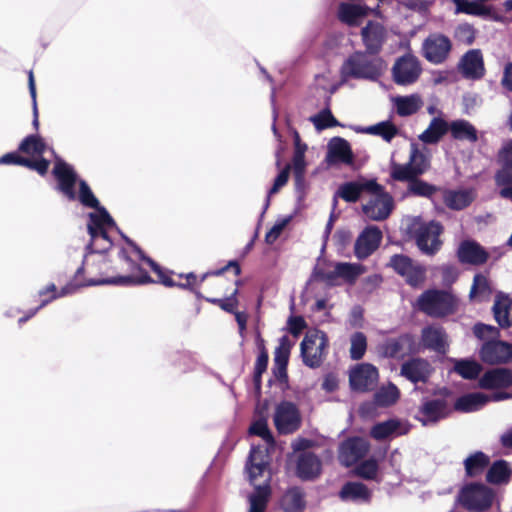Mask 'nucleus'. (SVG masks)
Masks as SVG:
<instances>
[{
	"instance_id": "a878e982",
	"label": "nucleus",
	"mask_w": 512,
	"mask_h": 512,
	"mask_svg": "<svg viewBox=\"0 0 512 512\" xmlns=\"http://www.w3.org/2000/svg\"><path fill=\"white\" fill-rule=\"evenodd\" d=\"M458 69L467 79H480L485 72L480 50L472 49L465 53L458 64Z\"/></svg>"
},
{
	"instance_id": "2f4dec72",
	"label": "nucleus",
	"mask_w": 512,
	"mask_h": 512,
	"mask_svg": "<svg viewBox=\"0 0 512 512\" xmlns=\"http://www.w3.org/2000/svg\"><path fill=\"white\" fill-rule=\"evenodd\" d=\"M512 384V372L505 368H495L487 371L479 380L484 389L504 388Z\"/></svg>"
},
{
	"instance_id": "9d476101",
	"label": "nucleus",
	"mask_w": 512,
	"mask_h": 512,
	"mask_svg": "<svg viewBox=\"0 0 512 512\" xmlns=\"http://www.w3.org/2000/svg\"><path fill=\"white\" fill-rule=\"evenodd\" d=\"M493 499V491L483 484H468L460 490L458 495L461 506L475 512L488 509Z\"/></svg>"
},
{
	"instance_id": "f704fd0d",
	"label": "nucleus",
	"mask_w": 512,
	"mask_h": 512,
	"mask_svg": "<svg viewBox=\"0 0 512 512\" xmlns=\"http://www.w3.org/2000/svg\"><path fill=\"white\" fill-rule=\"evenodd\" d=\"M511 306L512 300L504 293L498 292L495 297L492 312L495 321L501 328H509L512 325V318L510 316Z\"/></svg>"
},
{
	"instance_id": "f03ea898",
	"label": "nucleus",
	"mask_w": 512,
	"mask_h": 512,
	"mask_svg": "<svg viewBox=\"0 0 512 512\" xmlns=\"http://www.w3.org/2000/svg\"><path fill=\"white\" fill-rule=\"evenodd\" d=\"M19 151L31 156V161L45 159L43 155L49 153L55 158V166L53 168V175L55 176L58 184L57 190L61 192L68 200H75L77 198L75 191V184L77 182V175L73 168L59 158L54 150L50 148L44 140L38 135L27 136L20 144Z\"/></svg>"
},
{
	"instance_id": "c756f323",
	"label": "nucleus",
	"mask_w": 512,
	"mask_h": 512,
	"mask_svg": "<svg viewBox=\"0 0 512 512\" xmlns=\"http://www.w3.org/2000/svg\"><path fill=\"white\" fill-rule=\"evenodd\" d=\"M458 257L462 263L479 265L486 262L487 252L475 241H464L458 248Z\"/></svg>"
},
{
	"instance_id": "052dcab7",
	"label": "nucleus",
	"mask_w": 512,
	"mask_h": 512,
	"mask_svg": "<svg viewBox=\"0 0 512 512\" xmlns=\"http://www.w3.org/2000/svg\"><path fill=\"white\" fill-rule=\"evenodd\" d=\"M473 332L474 335L481 340L486 338H492L493 340H496L500 335L499 329L497 327L483 323L475 324L473 327Z\"/></svg>"
},
{
	"instance_id": "1a4fd4ad",
	"label": "nucleus",
	"mask_w": 512,
	"mask_h": 512,
	"mask_svg": "<svg viewBox=\"0 0 512 512\" xmlns=\"http://www.w3.org/2000/svg\"><path fill=\"white\" fill-rule=\"evenodd\" d=\"M457 299L448 292L428 290L418 299V307L427 315L440 317L456 309Z\"/></svg>"
},
{
	"instance_id": "bf43d9fd",
	"label": "nucleus",
	"mask_w": 512,
	"mask_h": 512,
	"mask_svg": "<svg viewBox=\"0 0 512 512\" xmlns=\"http://www.w3.org/2000/svg\"><path fill=\"white\" fill-rule=\"evenodd\" d=\"M78 198H79L80 202L87 207L96 208L97 210L101 209V207H98V204H99L98 200L92 193V191L89 188V186L87 185V183L83 180L79 181Z\"/></svg>"
},
{
	"instance_id": "7ed1b4c3",
	"label": "nucleus",
	"mask_w": 512,
	"mask_h": 512,
	"mask_svg": "<svg viewBox=\"0 0 512 512\" xmlns=\"http://www.w3.org/2000/svg\"><path fill=\"white\" fill-rule=\"evenodd\" d=\"M266 458L267 455L260 448L252 447L246 469L255 491L249 497L250 508L248 512H264L270 498V475H266Z\"/></svg>"
},
{
	"instance_id": "cd10ccee",
	"label": "nucleus",
	"mask_w": 512,
	"mask_h": 512,
	"mask_svg": "<svg viewBox=\"0 0 512 512\" xmlns=\"http://www.w3.org/2000/svg\"><path fill=\"white\" fill-rule=\"evenodd\" d=\"M371 189H377L375 180L347 182L339 187L335 197H341L347 202H355L363 192L369 193ZM336 202L337 200L334 198V203Z\"/></svg>"
},
{
	"instance_id": "6e6552de",
	"label": "nucleus",
	"mask_w": 512,
	"mask_h": 512,
	"mask_svg": "<svg viewBox=\"0 0 512 512\" xmlns=\"http://www.w3.org/2000/svg\"><path fill=\"white\" fill-rule=\"evenodd\" d=\"M327 347L328 337L323 331H308L300 345L304 364L310 368L319 367L325 358Z\"/></svg>"
},
{
	"instance_id": "49530a36",
	"label": "nucleus",
	"mask_w": 512,
	"mask_h": 512,
	"mask_svg": "<svg viewBox=\"0 0 512 512\" xmlns=\"http://www.w3.org/2000/svg\"><path fill=\"white\" fill-rule=\"evenodd\" d=\"M489 464V458L483 452H475L465 459L466 474L470 477L481 474Z\"/></svg>"
},
{
	"instance_id": "39448f33",
	"label": "nucleus",
	"mask_w": 512,
	"mask_h": 512,
	"mask_svg": "<svg viewBox=\"0 0 512 512\" xmlns=\"http://www.w3.org/2000/svg\"><path fill=\"white\" fill-rule=\"evenodd\" d=\"M87 228L91 238L87 249L91 250L93 253H104L110 249L112 241L108 233L111 229H117V227L114 220L104 208L89 214Z\"/></svg>"
},
{
	"instance_id": "72a5a7b5",
	"label": "nucleus",
	"mask_w": 512,
	"mask_h": 512,
	"mask_svg": "<svg viewBox=\"0 0 512 512\" xmlns=\"http://www.w3.org/2000/svg\"><path fill=\"white\" fill-rule=\"evenodd\" d=\"M451 137L458 141L476 143L478 141V130L465 119H456L449 123Z\"/></svg>"
},
{
	"instance_id": "b1692460",
	"label": "nucleus",
	"mask_w": 512,
	"mask_h": 512,
	"mask_svg": "<svg viewBox=\"0 0 512 512\" xmlns=\"http://www.w3.org/2000/svg\"><path fill=\"white\" fill-rule=\"evenodd\" d=\"M448 414L447 404L442 399H433L423 402L418 410L416 419L424 426L435 424Z\"/></svg>"
},
{
	"instance_id": "5701e85b",
	"label": "nucleus",
	"mask_w": 512,
	"mask_h": 512,
	"mask_svg": "<svg viewBox=\"0 0 512 512\" xmlns=\"http://www.w3.org/2000/svg\"><path fill=\"white\" fill-rule=\"evenodd\" d=\"M509 395L507 393L499 392L494 393L491 397L494 401H500L507 399ZM490 397L481 392H474L461 396L455 402V409L461 412H473L481 409L488 401Z\"/></svg>"
},
{
	"instance_id": "774afa93",
	"label": "nucleus",
	"mask_w": 512,
	"mask_h": 512,
	"mask_svg": "<svg viewBox=\"0 0 512 512\" xmlns=\"http://www.w3.org/2000/svg\"><path fill=\"white\" fill-rule=\"evenodd\" d=\"M501 163L512 164V140L506 142L499 151Z\"/></svg>"
},
{
	"instance_id": "e2e57ef3",
	"label": "nucleus",
	"mask_w": 512,
	"mask_h": 512,
	"mask_svg": "<svg viewBox=\"0 0 512 512\" xmlns=\"http://www.w3.org/2000/svg\"><path fill=\"white\" fill-rule=\"evenodd\" d=\"M267 365H268V354L264 350V348H262V350L260 351V353L256 359V363H255V367H254V382L258 388L261 385V375L266 371Z\"/></svg>"
},
{
	"instance_id": "2eb2a0df",
	"label": "nucleus",
	"mask_w": 512,
	"mask_h": 512,
	"mask_svg": "<svg viewBox=\"0 0 512 512\" xmlns=\"http://www.w3.org/2000/svg\"><path fill=\"white\" fill-rule=\"evenodd\" d=\"M391 267L401 275L412 287L422 285L425 280V269L405 255H394L390 259Z\"/></svg>"
},
{
	"instance_id": "f257e3e1",
	"label": "nucleus",
	"mask_w": 512,
	"mask_h": 512,
	"mask_svg": "<svg viewBox=\"0 0 512 512\" xmlns=\"http://www.w3.org/2000/svg\"><path fill=\"white\" fill-rule=\"evenodd\" d=\"M127 243L130 246V249H121L119 252V256L122 260L125 261L127 265V270L129 271L128 275L111 277L101 280L90 279L84 283H76L75 281H73L62 287L59 292L57 291L55 284H49L46 288L39 291V296L44 297L47 294H51L50 297L43 298L41 304L36 309L32 310L28 315L21 317L19 319V323L22 324L26 322L29 318L34 316L39 309L47 305L52 300L57 299L59 297L71 295L75 293L80 287L96 286L103 284L132 286L152 282V279L150 278L148 273L142 270L140 265L137 263L138 261H145L151 267V269L158 275L159 281L165 286L171 287L175 285V283L164 274L161 267L151 258L146 257L138 246H136L132 241L128 239Z\"/></svg>"
},
{
	"instance_id": "5fc2aeb1",
	"label": "nucleus",
	"mask_w": 512,
	"mask_h": 512,
	"mask_svg": "<svg viewBox=\"0 0 512 512\" xmlns=\"http://www.w3.org/2000/svg\"><path fill=\"white\" fill-rule=\"evenodd\" d=\"M350 357L353 360H360L367 349V338L362 332H355L350 338Z\"/></svg>"
},
{
	"instance_id": "c9c22d12",
	"label": "nucleus",
	"mask_w": 512,
	"mask_h": 512,
	"mask_svg": "<svg viewBox=\"0 0 512 512\" xmlns=\"http://www.w3.org/2000/svg\"><path fill=\"white\" fill-rule=\"evenodd\" d=\"M369 11V8L362 5L342 3L339 6L338 17L349 26H358Z\"/></svg>"
},
{
	"instance_id": "3c124183",
	"label": "nucleus",
	"mask_w": 512,
	"mask_h": 512,
	"mask_svg": "<svg viewBox=\"0 0 512 512\" xmlns=\"http://www.w3.org/2000/svg\"><path fill=\"white\" fill-rule=\"evenodd\" d=\"M360 131L371 135L381 136L387 142H390L397 133L395 126L389 122H381L376 125L368 126Z\"/></svg>"
},
{
	"instance_id": "f8f14e48",
	"label": "nucleus",
	"mask_w": 512,
	"mask_h": 512,
	"mask_svg": "<svg viewBox=\"0 0 512 512\" xmlns=\"http://www.w3.org/2000/svg\"><path fill=\"white\" fill-rule=\"evenodd\" d=\"M365 271V267L359 263L337 262L333 269L320 270L317 274L321 281L330 286H335L339 284V279L353 284Z\"/></svg>"
},
{
	"instance_id": "aec40b11",
	"label": "nucleus",
	"mask_w": 512,
	"mask_h": 512,
	"mask_svg": "<svg viewBox=\"0 0 512 512\" xmlns=\"http://www.w3.org/2000/svg\"><path fill=\"white\" fill-rule=\"evenodd\" d=\"M451 50L448 37L441 34L430 35L423 43L424 57L433 64L442 63Z\"/></svg>"
},
{
	"instance_id": "de8ad7c7",
	"label": "nucleus",
	"mask_w": 512,
	"mask_h": 512,
	"mask_svg": "<svg viewBox=\"0 0 512 512\" xmlns=\"http://www.w3.org/2000/svg\"><path fill=\"white\" fill-rule=\"evenodd\" d=\"M251 435H256L262 438L268 447H273L275 444L272 432L268 427L267 418L263 415H259L251 424L249 428Z\"/></svg>"
},
{
	"instance_id": "0e129e2a",
	"label": "nucleus",
	"mask_w": 512,
	"mask_h": 512,
	"mask_svg": "<svg viewBox=\"0 0 512 512\" xmlns=\"http://www.w3.org/2000/svg\"><path fill=\"white\" fill-rule=\"evenodd\" d=\"M498 186L512 187V164L502 163V169L495 176Z\"/></svg>"
},
{
	"instance_id": "4c0bfd02",
	"label": "nucleus",
	"mask_w": 512,
	"mask_h": 512,
	"mask_svg": "<svg viewBox=\"0 0 512 512\" xmlns=\"http://www.w3.org/2000/svg\"><path fill=\"white\" fill-rule=\"evenodd\" d=\"M0 164H17L35 170L40 175H44L49 169L50 161L48 159L31 161L26 157L19 156L17 153L12 152L3 155L0 158Z\"/></svg>"
},
{
	"instance_id": "864d4df0",
	"label": "nucleus",
	"mask_w": 512,
	"mask_h": 512,
	"mask_svg": "<svg viewBox=\"0 0 512 512\" xmlns=\"http://www.w3.org/2000/svg\"><path fill=\"white\" fill-rule=\"evenodd\" d=\"M399 398V390L394 384H388L382 387L375 394V401L380 406H388L397 401Z\"/></svg>"
},
{
	"instance_id": "0eeeda50",
	"label": "nucleus",
	"mask_w": 512,
	"mask_h": 512,
	"mask_svg": "<svg viewBox=\"0 0 512 512\" xmlns=\"http://www.w3.org/2000/svg\"><path fill=\"white\" fill-rule=\"evenodd\" d=\"M430 167V155L426 149L411 144L409 161L406 164H392L391 177L398 181L412 180L424 174Z\"/></svg>"
},
{
	"instance_id": "4be33fe9",
	"label": "nucleus",
	"mask_w": 512,
	"mask_h": 512,
	"mask_svg": "<svg viewBox=\"0 0 512 512\" xmlns=\"http://www.w3.org/2000/svg\"><path fill=\"white\" fill-rule=\"evenodd\" d=\"M368 450L367 440L359 437L350 438L340 446L339 460L343 465L349 467L364 457Z\"/></svg>"
},
{
	"instance_id": "e433bc0d",
	"label": "nucleus",
	"mask_w": 512,
	"mask_h": 512,
	"mask_svg": "<svg viewBox=\"0 0 512 512\" xmlns=\"http://www.w3.org/2000/svg\"><path fill=\"white\" fill-rule=\"evenodd\" d=\"M448 131L449 123L441 117H434L419 139L425 144H436Z\"/></svg>"
},
{
	"instance_id": "13d9d810",
	"label": "nucleus",
	"mask_w": 512,
	"mask_h": 512,
	"mask_svg": "<svg viewBox=\"0 0 512 512\" xmlns=\"http://www.w3.org/2000/svg\"><path fill=\"white\" fill-rule=\"evenodd\" d=\"M290 172V165H287L276 177L273 186L269 189L266 201L264 204L263 213L268 209L270 205V197L276 194L288 181Z\"/></svg>"
},
{
	"instance_id": "338daca9",
	"label": "nucleus",
	"mask_w": 512,
	"mask_h": 512,
	"mask_svg": "<svg viewBox=\"0 0 512 512\" xmlns=\"http://www.w3.org/2000/svg\"><path fill=\"white\" fill-rule=\"evenodd\" d=\"M439 270L444 285H451L458 278V270L455 266L443 265Z\"/></svg>"
},
{
	"instance_id": "dca6fc26",
	"label": "nucleus",
	"mask_w": 512,
	"mask_h": 512,
	"mask_svg": "<svg viewBox=\"0 0 512 512\" xmlns=\"http://www.w3.org/2000/svg\"><path fill=\"white\" fill-rule=\"evenodd\" d=\"M382 237V232L378 227L367 226L355 241L354 254L356 258L364 260L372 255L380 246Z\"/></svg>"
},
{
	"instance_id": "6ab92c4d",
	"label": "nucleus",
	"mask_w": 512,
	"mask_h": 512,
	"mask_svg": "<svg viewBox=\"0 0 512 512\" xmlns=\"http://www.w3.org/2000/svg\"><path fill=\"white\" fill-rule=\"evenodd\" d=\"M480 357L488 364L508 363L512 360V344L500 340L486 341L480 349Z\"/></svg>"
},
{
	"instance_id": "9b49d317",
	"label": "nucleus",
	"mask_w": 512,
	"mask_h": 512,
	"mask_svg": "<svg viewBox=\"0 0 512 512\" xmlns=\"http://www.w3.org/2000/svg\"><path fill=\"white\" fill-rule=\"evenodd\" d=\"M273 423L279 434L286 435L297 431L302 423L298 406L292 401H280L274 408Z\"/></svg>"
},
{
	"instance_id": "7c9ffc66",
	"label": "nucleus",
	"mask_w": 512,
	"mask_h": 512,
	"mask_svg": "<svg viewBox=\"0 0 512 512\" xmlns=\"http://www.w3.org/2000/svg\"><path fill=\"white\" fill-rule=\"evenodd\" d=\"M475 198L472 189H446L443 191V202L452 210H462L469 206Z\"/></svg>"
},
{
	"instance_id": "412c9836",
	"label": "nucleus",
	"mask_w": 512,
	"mask_h": 512,
	"mask_svg": "<svg viewBox=\"0 0 512 512\" xmlns=\"http://www.w3.org/2000/svg\"><path fill=\"white\" fill-rule=\"evenodd\" d=\"M361 37L366 51L370 54H378L386 41L387 31L380 22L369 21L362 28Z\"/></svg>"
},
{
	"instance_id": "a211bd4d",
	"label": "nucleus",
	"mask_w": 512,
	"mask_h": 512,
	"mask_svg": "<svg viewBox=\"0 0 512 512\" xmlns=\"http://www.w3.org/2000/svg\"><path fill=\"white\" fill-rule=\"evenodd\" d=\"M378 380L377 369L368 363H362L355 366L349 374V382L352 390L368 391L373 389Z\"/></svg>"
},
{
	"instance_id": "a19ab883",
	"label": "nucleus",
	"mask_w": 512,
	"mask_h": 512,
	"mask_svg": "<svg viewBox=\"0 0 512 512\" xmlns=\"http://www.w3.org/2000/svg\"><path fill=\"white\" fill-rule=\"evenodd\" d=\"M396 112L400 116H410L416 113L423 102L418 94L397 96L392 99Z\"/></svg>"
},
{
	"instance_id": "20e7f679",
	"label": "nucleus",
	"mask_w": 512,
	"mask_h": 512,
	"mask_svg": "<svg viewBox=\"0 0 512 512\" xmlns=\"http://www.w3.org/2000/svg\"><path fill=\"white\" fill-rule=\"evenodd\" d=\"M387 69V63L377 54L369 52H355L348 57L341 67L344 78L352 77L375 81L380 78Z\"/></svg>"
},
{
	"instance_id": "79ce46f5",
	"label": "nucleus",
	"mask_w": 512,
	"mask_h": 512,
	"mask_svg": "<svg viewBox=\"0 0 512 512\" xmlns=\"http://www.w3.org/2000/svg\"><path fill=\"white\" fill-rule=\"evenodd\" d=\"M291 343L287 336L279 339V345L274 352V363L276 367L275 374L278 378L286 376V366L290 354Z\"/></svg>"
},
{
	"instance_id": "4468645a",
	"label": "nucleus",
	"mask_w": 512,
	"mask_h": 512,
	"mask_svg": "<svg viewBox=\"0 0 512 512\" xmlns=\"http://www.w3.org/2000/svg\"><path fill=\"white\" fill-rule=\"evenodd\" d=\"M422 68L417 57L405 54L399 57L392 67V77L397 85L407 86L415 83Z\"/></svg>"
},
{
	"instance_id": "58836bf2",
	"label": "nucleus",
	"mask_w": 512,
	"mask_h": 512,
	"mask_svg": "<svg viewBox=\"0 0 512 512\" xmlns=\"http://www.w3.org/2000/svg\"><path fill=\"white\" fill-rule=\"evenodd\" d=\"M422 344L428 349L444 353L446 348V335L440 327H426L422 330Z\"/></svg>"
},
{
	"instance_id": "c03bdc74",
	"label": "nucleus",
	"mask_w": 512,
	"mask_h": 512,
	"mask_svg": "<svg viewBox=\"0 0 512 512\" xmlns=\"http://www.w3.org/2000/svg\"><path fill=\"white\" fill-rule=\"evenodd\" d=\"M285 512H302L305 507L304 495L299 488L289 489L282 498Z\"/></svg>"
},
{
	"instance_id": "bb28decb",
	"label": "nucleus",
	"mask_w": 512,
	"mask_h": 512,
	"mask_svg": "<svg viewBox=\"0 0 512 512\" xmlns=\"http://www.w3.org/2000/svg\"><path fill=\"white\" fill-rule=\"evenodd\" d=\"M431 372L429 362L420 358L411 359L401 366V375L412 383L426 382Z\"/></svg>"
},
{
	"instance_id": "393cba45",
	"label": "nucleus",
	"mask_w": 512,
	"mask_h": 512,
	"mask_svg": "<svg viewBox=\"0 0 512 512\" xmlns=\"http://www.w3.org/2000/svg\"><path fill=\"white\" fill-rule=\"evenodd\" d=\"M353 153L347 140L341 137L332 138L327 145L326 162L329 166L353 163Z\"/></svg>"
},
{
	"instance_id": "473e14b6",
	"label": "nucleus",
	"mask_w": 512,
	"mask_h": 512,
	"mask_svg": "<svg viewBox=\"0 0 512 512\" xmlns=\"http://www.w3.org/2000/svg\"><path fill=\"white\" fill-rule=\"evenodd\" d=\"M321 471L320 460L312 453L305 452L299 455L297 460V476L304 480L317 477Z\"/></svg>"
},
{
	"instance_id": "6e6d98bb",
	"label": "nucleus",
	"mask_w": 512,
	"mask_h": 512,
	"mask_svg": "<svg viewBox=\"0 0 512 512\" xmlns=\"http://www.w3.org/2000/svg\"><path fill=\"white\" fill-rule=\"evenodd\" d=\"M310 121L314 124L318 131L329 127H334L338 124L337 120L334 118L329 109H324L318 114L311 116Z\"/></svg>"
},
{
	"instance_id": "423d86ee",
	"label": "nucleus",
	"mask_w": 512,
	"mask_h": 512,
	"mask_svg": "<svg viewBox=\"0 0 512 512\" xmlns=\"http://www.w3.org/2000/svg\"><path fill=\"white\" fill-rule=\"evenodd\" d=\"M407 232L415 238L422 253L433 255L440 249L439 236L442 233L440 223L436 221L425 223L420 218H413L407 226Z\"/></svg>"
},
{
	"instance_id": "09e8293b",
	"label": "nucleus",
	"mask_w": 512,
	"mask_h": 512,
	"mask_svg": "<svg viewBox=\"0 0 512 512\" xmlns=\"http://www.w3.org/2000/svg\"><path fill=\"white\" fill-rule=\"evenodd\" d=\"M491 294V288L488 279L482 274L474 276L473 284L469 293L471 299H487Z\"/></svg>"
},
{
	"instance_id": "603ef678",
	"label": "nucleus",
	"mask_w": 512,
	"mask_h": 512,
	"mask_svg": "<svg viewBox=\"0 0 512 512\" xmlns=\"http://www.w3.org/2000/svg\"><path fill=\"white\" fill-rule=\"evenodd\" d=\"M408 181V192L415 196L430 198L438 190L436 186L420 180L417 177Z\"/></svg>"
},
{
	"instance_id": "ea45409f",
	"label": "nucleus",
	"mask_w": 512,
	"mask_h": 512,
	"mask_svg": "<svg viewBox=\"0 0 512 512\" xmlns=\"http://www.w3.org/2000/svg\"><path fill=\"white\" fill-rule=\"evenodd\" d=\"M339 496L343 501L362 503L369 501L371 492L360 482H348L342 487Z\"/></svg>"
},
{
	"instance_id": "680f3d73",
	"label": "nucleus",
	"mask_w": 512,
	"mask_h": 512,
	"mask_svg": "<svg viewBox=\"0 0 512 512\" xmlns=\"http://www.w3.org/2000/svg\"><path fill=\"white\" fill-rule=\"evenodd\" d=\"M377 471L378 463L375 459H368L356 468L357 475L365 479H374Z\"/></svg>"
},
{
	"instance_id": "ddd939ff",
	"label": "nucleus",
	"mask_w": 512,
	"mask_h": 512,
	"mask_svg": "<svg viewBox=\"0 0 512 512\" xmlns=\"http://www.w3.org/2000/svg\"><path fill=\"white\" fill-rule=\"evenodd\" d=\"M393 198L377 183V189L369 191V199L363 204L365 215L375 221L386 219L392 212Z\"/></svg>"
},
{
	"instance_id": "8fccbe9b",
	"label": "nucleus",
	"mask_w": 512,
	"mask_h": 512,
	"mask_svg": "<svg viewBox=\"0 0 512 512\" xmlns=\"http://www.w3.org/2000/svg\"><path fill=\"white\" fill-rule=\"evenodd\" d=\"M454 370L465 379H474L481 372V366L474 360H455Z\"/></svg>"
},
{
	"instance_id": "37998d69",
	"label": "nucleus",
	"mask_w": 512,
	"mask_h": 512,
	"mask_svg": "<svg viewBox=\"0 0 512 512\" xmlns=\"http://www.w3.org/2000/svg\"><path fill=\"white\" fill-rule=\"evenodd\" d=\"M512 470L504 460L495 461L487 472V481L492 484L507 483L510 479Z\"/></svg>"
},
{
	"instance_id": "c85d7f7f",
	"label": "nucleus",
	"mask_w": 512,
	"mask_h": 512,
	"mask_svg": "<svg viewBox=\"0 0 512 512\" xmlns=\"http://www.w3.org/2000/svg\"><path fill=\"white\" fill-rule=\"evenodd\" d=\"M409 431L408 426L397 419H389L374 425L371 436L376 440H384L389 437L404 435Z\"/></svg>"
},
{
	"instance_id": "a18cd8bd",
	"label": "nucleus",
	"mask_w": 512,
	"mask_h": 512,
	"mask_svg": "<svg viewBox=\"0 0 512 512\" xmlns=\"http://www.w3.org/2000/svg\"><path fill=\"white\" fill-rule=\"evenodd\" d=\"M456 5L457 13L486 17L490 9L480 3L481 0H452Z\"/></svg>"
},
{
	"instance_id": "69168bd1",
	"label": "nucleus",
	"mask_w": 512,
	"mask_h": 512,
	"mask_svg": "<svg viewBox=\"0 0 512 512\" xmlns=\"http://www.w3.org/2000/svg\"><path fill=\"white\" fill-rule=\"evenodd\" d=\"M237 293L238 290L235 289L229 297L224 299H212L211 302L219 305L226 312L235 313L236 307L238 305V300L236 297Z\"/></svg>"
},
{
	"instance_id": "f3484780",
	"label": "nucleus",
	"mask_w": 512,
	"mask_h": 512,
	"mask_svg": "<svg viewBox=\"0 0 512 512\" xmlns=\"http://www.w3.org/2000/svg\"><path fill=\"white\" fill-rule=\"evenodd\" d=\"M415 349V341L410 334H403L397 338L385 340L378 346V352L386 358L400 359L412 353Z\"/></svg>"
},
{
	"instance_id": "4d7b16f0",
	"label": "nucleus",
	"mask_w": 512,
	"mask_h": 512,
	"mask_svg": "<svg viewBox=\"0 0 512 512\" xmlns=\"http://www.w3.org/2000/svg\"><path fill=\"white\" fill-rule=\"evenodd\" d=\"M292 218V215L278 218L271 229L266 233L265 241L268 244H273L282 234L286 226L291 222Z\"/></svg>"
}]
</instances>
